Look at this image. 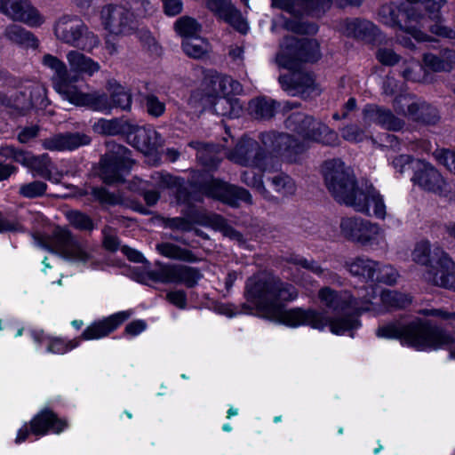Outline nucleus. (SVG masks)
Segmentation results:
<instances>
[{
	"label": "nucleus",
	"mask_w": 455,
	"mask_h": 455,
	"mask_svg": "<svg viewBox=\"0 0 455 455\" xmlns=\"http://www.w3.org/2000/svg\"><path fill=\"white\" fill-rule=\"evenodd\" d=\"M323 174L325 184L337 201L352 206L357 212L385 219L386 205L381 196L371 184L355 187L352 171L343 162H326Z\"/></svg>",
	"instance_id": "f257e3e1"
},
{
	"label": "nucleus",
	"mask_w": 455,
	"mask_h": 455,
	"mask_svg": "<svg viewBox=\"0 0 455 455\" xmlns=\"http://www.w3.org/2000/svg\"><path fill=\"white\" fill-rule=\"evenodd\" d=\"M248 300L253 302L265 318L284 323L291 327L309 324L323 329L326 322L315 310L293 308L283 309V302L297 296L294 286H250L246 291Z\"/></svg>",
	"instance_id": "f03ea898"
},
{
	"label": "nucleus",
	"mask_w": 455,
	"mask_h": 455,
	"mask_svg": "<svg viewBox=\"0 0 455 455\" xmlns=\"http://www.w3.org/2000/svg\"><path fill=\"white\" fill-rule=\"evenodd\" d=\"M286 126L298 133L300 143L288 134L274 132L262 134L261 141L270 153L285 154L291 161H295L293 155L302 153L311 142L336 145L339 141L338 134L334 131L304 114H292L287 119Z\"/></svg>",
	"instance_id": "7ed1b4c3"
},
{
	"label": "nucleus",
	"mask_w": 455,
	"mask_h": 455,
	"mask_svg": "<svg viewBox=\"0 0 455 455\" xmlns=\"http://www.w3.org/2000/svg\"><path fill=\"white\" fill-rule=\"evenodd\" d=\"M365 294H363L360 299H353L347 291L338 292L328 286L319 291V299L321 303L333 312H344L347 309L352 311V314L343 317L328 320L320 314L325 320L327 325L329 323L331 332L335 334H343L345 331H352L360 326L357 317L363 311L370 308L363 307V304H371V298H375L374 286H362L361 289Z\"/></svg>",
	"instance_id": "20e7f679"
},
{
	"label": "nucleus",
	"mask_w": 455,
	"mask_h": 455,
	"mask_svg": "<svg viewBox=\"0 0 455 455\" xmlns=\"http://www.w3.org/2000/svg\"><path fill=\"white\" fill-rule=\"evenodd\" d=\"M377 335L382 338L400 339L419 350L438 348L455 342V338L446 331L417 319L406 325L389 323L378 328Z\"/></svg>",
	"instance_id": "39448f33"
},
{
	"label": "nucleus",
	"mask_w": 455,
	"mask_h": 455,
	"mask_svg": "<svg viewBox=\"0 0 455 455\" xmlns=\"http://www.w3.org/2000/svg\"><path fill=\"white\" fill-rule=\"evenodd\" d=\"M43 64L53 72L52 82L56 92L65 100L75 106H91L96 109L108 108L105 97L88 94L76 84V78L71 77L66 64L55 56L46 54Z\"/></svg>",
	"instance_id": "423d86ee"
},
{
	"label": "nucleus",
	"mask_w": 455,
	"mask_h": 455,
	"mask_svg": "<svg viewBox=\"0 0 455 455\" xmlns=\"http://www.w3.org/2000/svg\"><path fill=\"white\" fill-rule=\"evenodd\" d=\"M412 260L429 267L426 281L434 284H455V262L441 247L432 249L427 240L418 242L411 252Z\"/></svg>",
	"instance_id": "0eeeda50"
},
{
	"label": "nucleus",
	"mask_w": 455,
	"mask_h": 455,
	"mask_svg": "<svg viewBox=\"0 0 455 455\" xmlns=\"http://www.w3.org/2000/svg\"><path fill=\"white\" fill-rule=\"evenodd\" d=\"M56 38L64 44L91 52L100 45V38L77 16L63 15L54 25Z\"/></svg>",
	"instance_id": "6e6552de"
},
{
	"label": "nucleus",
	"mask_w": 455,
	"mask_h": 455,
	"mask_svg": "<svg viewBox=\"0 0 455 455\" xmlns=\"http://www.w3.org/2000/svg\"><path fill=\"white\" fill-rule=\"evenodd\" d=\"M345 266L360 282L392 284L401 281V275L394 267L365 256L352 258L346 261Z\"/></svg>",
	"instance_id": "1a4fd4ad"
},
{
	"label": "nucleus",
	"mask_w": 455,
	"mask_h": 455,
	"mask_svg": "<svg viewBox=\"0 0 455 455\" xmlns=\"http://www.w3.org/2000/svg\"><path fill=\"white\" fill-rule=\"evenodd\" d=\"M319 45L313 40L298 41L286 37L281 44L276 56L279 66L287 69H295L300 61H315L319 59Z\"/></svg>",
	"instance_id": "9d476101"
},
{
	"label": "nucleus",
	"mask_w": 455,
	"mask_h": 455,
	"mask_svg": "<svg viewBox=\"0 0 455 455\" xmlns=\"http://www.w3.org/2000/svg\"><path fill=\"white\" fill-rule=\"evenodd\" d=\"M100 20L103 28L115 36L132 34L136 28L133 14L123 6L107 5L100 11Z\"/></svg>",
	"instance_id": "9b49d317"
},
{
	"label": "nucleus",
	"mask_w": 455,
	"mask_h": 455,
	"mask_svg": "<svg viewBox=\"0 0 455 455\" xmlns=\"http://www.w3.org/2000/svg\"><path fill=\"white\" fill-rule=\"evenodd\" d=\"M411 181L421 189L439 196H444L448 191V184L442 174L433 165L421 160L413 163Z\"/></svg>",
	"instance_id": "f8f14e48"
},
{
	"label": "nucleus",
	"mask_w": 455,
	"mask_h": 455,
	"mask_svg": "<svg viewBox=\"0 0 455 455\" xmlns=\"http://www.w3.org/2000/svg\"><path fill=\"white\" fill-rule=\"evenodd\" d=\"M0 12L14 21L23 22L30 27H38L44 21V17L28 0H0Z\"/></svg>",
	"instance_id": "ddd939ff"
},
{
	"label": "nucleus",
	"mask_w": 455,
	"mask_h": 455,
	"mask_svg": "<svg viewBox=\"0 0 455 455\" xmlns=\"http://www.w3.org/2000/svg\"><path fill=\"white\" fill-rule=\"evenodd\" d=\"M132 164L129 150L123 146L113 145L103 159V179L108 183L119 181L121 175L131 168Z\"/></svg>",
	"instance_id": "4468645a"
},
{
	"label": "nucleus",
	"mask_w": 455,
	"mask_h": 455,
	"mask_svg": "<svg viewBox=\"0 0 455 455\" xmlns=\"http://www.w3.org/2000/svg\"><path fill=\"white\" fill-rule=\"evenodd\" d=\"M52 247L55 252L75 262L84 263L90 257L87 251L64 228H58L54 231Z\"/></svg>",
	"instance_id": "2eb2a0df"
},
{
	"label": "nucleus",
	"mask_w": 455,
	"mask_h": 455,
	"mask_svg": "<svg viewBox=\"0 0 455 455\" xmlns=\"http://www.w3.org/2000/svg\"><path fill=\"white\" fill-rule=\"evenodd\" d=\"M409 2V5L404 8L403 12L399 11V12L406 17V20L409 24L404 26V31L408 35L411 36L415 40L421 42L427 40V36L422 33L420 30L416 28L415 26L412 25L414 21H418L419 15L418 14V11L420 9V6L424 4L429 12V19L437 20L439 19L438 12L440 10L441 4L433 0H407Z\"/></svg>",
	"instance_id": "dca6fc26"
},
{
	"label": "nucleus",
	"mask_w": 455,
	"mask_h": 455,
	"mask_svg": "<svg viewBox=\"0 0 455 455\" xmlns=\"http://www.w3.org/2000/svg\"><path fill=\"white\" fill-rule=\"evenodd\" d=\"M205 193L229 204L235 205L239 201L251 203V195L243 188L228 185L219 180H212L204 187Z\"/></svg>",
	"instance_id": "f3484780"
},
{
	"label": "nucleus",
	"mask_w": 455,
	"mask_h": 455,
	"mask_svg": "<svg viewBox=\"0 0 455 455\" xmlns=\"http://www.w3.org/2000/svg\"><path fill=\"white\" fill-rule=\"evenodd\" d=\"M150 278L155 282H180L187 284H195L201 279L198 270L186 266H165L160 267L158 273H149Z\"/></svg>",
	"instance_id": "a211bd4d"
},
{
	"label": "nucleus",
	"mask_w": 455,
	"mask_h": 455,
	"mask_svg": "<svg viewBox=\"0 0 455 455\" xmlns=\"http://www.w3.org/2000/svg\"><path fill=\"white\" fill-rule=\"evenodd\" d=\"M332 0H272V6L297 15L302 12H323Z\"/></svg>",
	"instance_id": "6ab92c4d"
},
{
	"label": "nucleus",
	"mask_w": 455,
	"mask_h": 455,
	"mask_svg": "<svg viewBox=\"0 0 455 455\" xmlns=\"http://www.w3.org/2000/svg\"><path fill=\"white\" fill-rule=\"evenodd\" d=\"M131 315V311H122L112 315L102 321L96 322L84 331L82 338L84 339H93L105 337L112 332L119 324L127 320Z\"/></svg>",
	"instance_id": "aec40b11"
},
{
	"label": "nucleus",
	"mask_w": 455,
	"mask_h": 455,
	"mask_svg": "<svg viewBox=\"0 0 455 455\" xmlns=\"http://www.w3.org/2000/svg\"><path fill=\"white\" fill-rule=\"evenodd\" d=\"M210 84L212 85V93L218 95L220 98L216 102V111H219V106L228 104L227 99L230 94H236L242 91L241 84L233 80L230 76H222L217 73H211L208 75Z\"/></svg>",
	"instance_id": "412c9836"
},
{
	"label": "nucleus",
	"mask_w": 455,
	"mask_h": 455,
	"mask_svg": "<svg viewBox=\"0 0 455 455\" xmlns=\"http://www.w3.org/2000/svg\"><path fill=\"white\" fill-rule=\"evenodd\" d=\"M66 58L71 77H76V83L81 76H92L100 69V65L97 61L76 50L69 51Z\"/></svg>",
	"instance_id": "4be33fe9"
},
{
	"label": "nucleus",
	"mask_w": 455,
	"mask_h": 455,
	"mask_svg": "<svg viewBox=\"0 0 455 455\" xmlns=\"http://www.w3.org/2000/svg\"><path fill=\"white\" fill-rule=\"evenodd\" d=\"M108 90L111 94V100H108L107 95L103 92H93L89 94H98L105 97L106 103L108 108L106 109H96L91 106H86L87 108L94 110L100 111L103 113H108L113 108H120L123 110H128L131 108L132 105V97L130 92L120 84L116 81H109L108 83Z\"/></svg>",
	"instance_id": "5701e85b"
},
{
	"label": "nucleus",
	"mask_w": 455,
	"mask_h": 455,
	"mask_svg": "<svg viewBox=\"0 0 455 455\" xmlns=\"http://www.w3.org/2000/svg\"><path fill=\"white\" fill-rule=\"evenodd\" d=\"M258 148V143L255 140L251 139H243L228 155V158L241 165H259L261 157Z\"/></svg>",
	"instance_id": "b1692460"
},
{
	"label": "nucleus",
	"mask_w": 455,
	"mask_h": 455,
	"mask_svg": "<svg viewBox=\"0 0 455 455\" xmlns=\"http://www.w3.org/2000/svg\"><path fill=\"white\" fill-rule=\"evenodd\" d=\"M363 124H379L388 130H399L403 127V122L395 117L390 111L382 109L377 106H368L363 110Z\"/></svg>",
	"instance_id": "393cba45"
},
{
	"label": "nucleus",
	"mask_w": 455,
	"mask_h": 455,
	"mask_svg": "<svg viewBox=\"0 0 455 455\" xmlns=\"http://www.w3.org/2000/svg\"><path fill=\"white\" fill-rule=\"evenodd\" d=\"M90 142L84 134H59L44 141V147L50 150H72Z\"/></svg>",
	"instance_id": "a878e982"
},
{
	"label": "nucleus",
	"mask_w": 455,
	"mask_h": 455,
	"mask_svg": "<svg viewBox=\"0 0 455 455\" xmlns=\"http://www.w3.org/2000/svg\"><path fill=\"white\" fill-rule=\"evenodd\" d=\"M31 431L35 435H45L52 428L60 433L66 427V422L58 419L52 411L44 410L36 416L30 423Z\"/></svg>",
	"instance_id": "bb28decb"
},
{
	"label": "nucleus",
	"mask_w": 455,
	"mask_h": 455,
	"mask_svg": "<svg viewBox=\"0 0 455 455\" xmlns=\"http://www.w3.org/2000/svg\"><path fill=\"white\" fill-rule=\"evenodd\" d=\"M4 155L12 157L14 161L20 163L23 165L28 166L36 170L41 175H44L48 170L50 160L47 156L43 155L42 156H34L28 153L16 150L13 148L8 147L5 148Z\"/></svg>",
	"instance_id": "cd10ccee"
},
{
	"label": "nucleus",
	"mask_w": 455,
	"mask_h": 455,
	"mask_svg": "<svg viewBox=\"0 0 455 455\" xmlns=\"http://www.w3.org/2000/svg\"><path fill=\"white\" fill-rule=\"evenodd\" d=\"M368 221L361 217H345L340 220V234L347 241L359 244Z\"/></svg>",
	"instance_id": "c85d7f7f"
},
{
	"label": "nucleus",
	"mask_w": 455,
	"mask_h": 455,
	"mask_svg": "<svg viewBox=\"0 0 455 455\" xmlns=\"http://www.w3.org/2000/svg\"><path fill=\"white\" fill-rule=\"evenodd\" d=\"M387 244L384 228L378 223L368 221L358 245L371 250L383 248Z\"/></svg>",
	"instance_id": "c756f323"
},
{
	"label": "nucleus",
	"mask_w": 455,
	"mask_h": 455,
	"mask_svg": "<svg viewBox=\"0 0 455 455\" xmlns=\"http://www.w3.org/2000/svg\"><path fill=\"white\" fill-rule=\"evenodd\" d=\"M287 262L297 267L307 269L312 273L323 276V282H336L337 275L323 269L316 261L312 259L305 258L299 254H291L286 259Z\"/></svg>",
	"instance_id": "7c9ffc66"
},
{
	"label": "nucleus",
	"mask_w": 455,
	"mask_h": 455,
	"mask_svg": "<svg viewBox=\"0 0 455 455\" xmlns=\"http://www.w3.org/2000/svg\"><path fill=\"white\" fill-rule=\"evenodd\" d=\"M340 29L348 36L365 38L369 35L375 34L376 27L369 20H346Z\"/></svg>",
	"instance_id": "2f4dec72"
},
{
	"label": "nucleus",
	"mask_w": 455,
	"mask_h": 455,
	"mask_svg": "<svg viewBox=\"0 0 455 455\" xmlns=\"http://www.w3.org/2000/svg\"><path fill=\"white\" fill-rule=\"evenodd\" d=\"M184 52L195 59H200L208 53L210 51L209 43L200 36L184 39L182 43Z\"/></svg>",
	"instance_id": "473e14b6"
},
{
	"label": "nucleus",
	"mask_w": 455,
	"mask_h": 455,
	"mask_svg": "<svg viewBox=\"0 0 455 455\" xmlns=\"http://www.w3.org/2000/svg\"><path fill=\"white\" fill-rule=\"evenodd\" d=\"M6 36L14 43L26 47L35 48L37 46V40L33 34L18 25H11L5 31Z\"/></svg>",
	"instance_id": "72a5a7b5"
},
{
	"label": "nucleus",
	"mask_w": 455,
	"mask_h": 455,
	"mask_svg": "<svg viewBox=\"0 0 455 455\" xmlns=\"http://www.w3.org/2000/svg\"><path fill=\"white\" fill-rule=\"evenodd\" d=\"M156 137L157 132L155 130L138 129L134 136V140H137L134 146L141 152L148 154L156 147Z\"/></svg>",
	"instance_id": "f704fd0d"
},
{
	"label": "nucleus",
	"mask_w": 455,
	"mask_h": 455,
	"mask_svg": "<svg viewBox=\"0 0 455 455\" xmlns=\"http://www.w3.org/2000/svg\"><path fill=\"white\" fill-rule=\"evenodd\" d=\"M455 61V52L446 51L443 55V60L432 54H425V65L434 71H448L451 68V62Z\"/></svg>",
	"instance_id": "c9c22d12"
},
{
	"label": "nucleus",
	"mask_w": 455,
	"mask_h": 455,
	"mask_svg": "<svg viewBox=\"0 0 455 455\" xmlns=\"http://www.w3.org/2000/svg\"><path fill=\"white\" fill-rule=\"evenodd\" d=\"M396 107L399 112L409 115L415 119H420L423 110L427 108L425 104H419L409 96H400L396 100Z\"/></svg>",
	"instance_id": "e433bc0d"
},
{
	"label": "nucleus",
	"mask_w": 455,
	"mask_h": 455,
	"mask_svg": "<svg viewBox=\"0 0 455 455\" xmlns=\"http://www.w3.org/2000/svg\"><path fill=\"white\" fill-rule=\"evenodd\" d=\"M294 82V89L300 92L302 94L311 95L318 94L319 90L315 83V79L312 75L307 73L293 74L292 78Z\"/></svg>",
	"instance_id": "4c0bfd02"
},
{
	"label": "nucleus",
	"mask_w": 455,
	"mask_h": 455,
	"mask_svg": "<svg viewBox=\"0 0 455 455\" xmlns=\"http://www.w3.org/2000/svg\"><path fill=\"white\" fill-rule=\"evenodd\" d=\"M250 110L259 118H269L274 116L275 103L270 99L259 98L250 102Z\"/></svg>",
	"instance_id": "58836bf2"
},
{
	"label": "nucleus",
	"mask_w": 455,
	"mask_h": 455,
	"mask_svg": "<svg viewBox=\"0 0 455 455\" xmlns=\"http://www.w3.org/2000/svg\"><path fill=\"white\" fill-rule=\"evenodd\" d=\"M176 32L185 39L196 37L201 30V25L193 18L184 16L175 22Z\"/></svg>",
	"instance_id": "ea45409f"
},
{
	"label": "nucleus",
	"mask_w": 455,
	"mask_h": 455,
	"mask_svg": "<svg viewBox=\"0 0 455 455\" xmlns=\"http://www.w3.org/2000/svg\"><path fill=\"white\" fill-rule=\"evenodd\" d=\"M259 167V165H252L243 172L242 180L248 186L254 188L260 195L267 197L265 187L262 182L261 174Z\"/></svg>",
	"instance_id": "a19ab883"
},
{
	"label": "nucleus",
	"mask_w": 455,
	"mask_h": 455,
	"mask_svg": "<svg viewBox=\"0 0 455 455\" xmlns=\"http://www.w3.org/2000/svg\"><path fill=\"white\" fill-rule=\"evenodd\" d=\"M271 182L275 191L283 196L293 195L296 191L294 181L287 175L278 174L272 178Z\"/></svg>",
	"instance_id": "79ce46f5"
},
{
	"label": "nucleus",
	"mask_w": 455,
	"mask_h": 455,
	"mask_svg": "<svg viewBox=\"0 0 455 455\" xmlns=\"http://www.w3.org/2000/svg\"><path fill=\"white\" fill-rule=\"evenodd\" d=\"M161 254L165 257L182 260H191L192 254L189 251L181 249L180 247L172 243H162L157 246Z\"/></svg>",
	"instance_id": "37998d69"
},
{
	"label": "nucleus",
	"mask_w": 455,
	"mask_h": 455,
	"mask_svg": "<svg viewBox=\"0 0 455 455\" xmlns=\"http://www.w3.org/2000/svg\"><path fill=\"white\" fill-rule=\"evenodd\" d=\"M379 17L382 23L390 27L397 26L402 28L398 19L399 15L397 13V9L393 4L383 5L379 10Z\"/></svg>",
	"instance_id": "c03bdc74"
},
{
	"label": "nucleus",
	"mask_w": 455,
	"mask_h": 455,
	"mask_svg": "<svg viewBox=\"0 0 455 455\" xmlns=\"http://www.w3.org/2000/svg\"><path fill=\"white\" fill-rule=\"evenodd\" d=\"M47 185L43 181H33L23 184L20 188V194L26 198H35L43 196Z\"/></svg>",
	"instance_id": "a18cd8bd"
},
{
	"label": "nucleus",
	"mask_w": 455,
	"mask_h": 455,
	"mask_svg": "<svg viewBox=\"0 0 455 455\" xmlns=\"http://www.w3.org/2000/svg\"><path fill=\"white\" fill-rule=\"evenodd\" d=\"M189 146L197 149V157L204 165L212 167L216 164L215 159L212 156L214 147L204 145L201 142H191Z\"/></svg>",
	"instance_id": "49530a36"
},
{
	"label": "nucleus",
	"mask_w": 455,
	"mask_h": 455,
	"mask_svg": "<svg viewBox=\"0 0 455 455\" xmlns=\"http://www.w3.org/2000/svg\"><path fill=\"white\" fill-rule=\"evenodd\" d=\"M221 20H225L243 34H245L249 29L247 22L242 17L240 12L234 6L231 8L230 12H228L226 16H223Z\"/></svg>",
	"instance_id": "de8ad7c7"
},
{
	"label": "nucleus",
	"mask_w": 455,
	"mask_h": 455,
	"mask_svg": "<svg viewBox=\"0 0 455 455\" xmlns=\"http://www.w3.org/2000/svg\"><path fill=\"white\" fill-rule=\"evenodd\" d=\"M205 6L219 19H222L234 5L231 0H205Z\"/></svg>",
	"instance_id": "09e8293b"
},
{
	"label": "nucleus",
	"mask_w": 455,
	"mask_h": 455,
	"mask_svg": "<svg viewBox=\"0 0 455 455\" xmlns=\"http://www.w3.org/2000/svg\"><path fill=\"white\" fill-rule=\"evenodd\" d=\"M145 107L148 115L154 117L161 116L165 111V104L155 95L145 97Z\"/></svg>",
	"instance_id": "8fccbe9b"
},
{
	"label": "nucleus",
	"mask_w": 455,
	"mask_h": 455,
	"mask_svg": "<svg viewBox=\"0 0 455 455\" xmlns=\"http://www.w3.org/2000/svg\"><path fill=\"white\" fill-rule=\"evenodd\" d=\"M69 222L79 229L89 230L92 228V220L85 214L79 212H70L68 214Z\"/></svg>",
	"instance_id": "3c124183"
},
{
	"label": "nucleus",
	"mask_w": 455,
	"mask_h": 455,
	"mask_svg": "<svg viewBox=\"0 0 455 455\" xmlns=\"http://www.w3.org/2000/svg\"><path fill=\"white\" fill-rule=\"evenodd\" d=\"M93 130L100 134L114 135L119 132L116 122L112 120L100 119L93 125Z\"/></svg>",
	"instance_id": "603ef678"
},
{
	"label": "nucleus",
	"mask_w": 455,
	"mask_h": 455,
	"mask_svg": "<svg viewBox=\"0 0 455 455\" xmlns=\"http://www.w3.org/2000/svg\"><path fill=\"white\" fill-rule=\"evenodd\" d=\"M435 158L437 161L443 164L451 172L455 174V152L440 149L435 152Z\"/></svg>",
	"instance_id": "864d4df0"
},
{
	"label": "nucleus",
	"mask_w": 455,
	"mask_h": 455,
	"mask_svg": "<svg viewBox=\"0 0 455 455\" xmlns=\"http://www.w3.org/2000/svg\"><path fill=\"white\" fill-rule=\"evenodd\" d=\"M342 137L348 141L359 142L363 140L367 135L366 132L360 130L356 125H348L341 132Z\"/></svg>",
	"instance_id": "5fc2aeb1"
},
{
	"label": "nucleus",
	"mask_w": 455,
	"mask_h": 455,
	"mask_svg": "<svg viewBox=\"0 0 455 455\" xmlns=\"http://www.w3.org/2000/svg\"><path fill=\"white\" fill-rule=\"evenodd\" d=\"M416 161L419 160L412 159L408 155H401L393 160L392 164L399 173L403 174L409 169L413 170V163Z\"/></svg>",
	"instance_id": "6e6d98bb"
},
{
	"label": "nucleus",
	"mask_w": 455,
	"mask_h": 455,
	"mask_svg": "<svg viewBox=\"0 0 455 455\" xmlns=\"http://www.w3.org/2000/svg\"><path fill=\"white\" fill-rule=\"evenodd\" d=\"M422 71V67L418 62H411L409 66L403 71V76L407 80L420 82L424 81L425 78L421 76L420 73Z\"/></svg>",
	"instance_id": "4d7b16f0"
},
{
	"label": "nucleus",
	"mask_w": 455,
	"mask_h": 455,
	"mask_svg": "<svg viewBox=\"0 0 455 455\" xmlns=\"http://www.w3.org/2000/svg\"><path fill=\"white\" fill-rule=\"evenodd\" d=\"M164 12L169 16H175L182 11L181 0H163Z\"/></svg>",
	"instance_id": "13d9d810"
},
{
	"label": "nucleus",
	"mask_w": 455,
	"mask_h": 455,
	"mask_svg": "<svg viewBox=\"0 0 455 455\" xmlns=\"http://www.w3.org/2000/svg\"><path fill=\"white\" fill-rule=\"evenodd\" d=\"M377 58L385 65H394L398 60L397 55L388 49H380L377 53Z\"/></svg>",
	"instance_id": "bf43d9fd"
},
{
	"label": "nucleus",
	"mask_w": 455,
	"mask_h": 455,
	"mask_svg": "<svg viewBox=\"0 0 455 455\" xmlns=\"http://www.w3.org/2000/svg\"><path fill=\"white\" fill-rule=\"evenodd\" d=\"M168 300L180 308L186 307V294L183 291H174L167 293Z\"/></svg>",
	"instance_id": "052dcab7"
},
{
	"label": "nucleus",
	"mask_w": 455,
	"mask_h": 455,
	"mask_svg": "<svg viewBox=\"0 0 455 455\" xmlns=\"http://www.w3.org/2000/svg\"><path fill=\"white\" fill-rule=\"evenodd\" d=\"M23 230L22 226L17 220H5L0 215V232H19Z\"/></svg>",
	"instance_id": "680f3d73"
},
{
	"label": "nucleus",
	"mask_w": 455,
	"mask_h": 455,
	"mask_svg": "<svg viewBox=\"0 0 455 455\" xmlns=\"http://www.w3.org/2000/svg\"><path fill=\"white\" fill-rule=\"evenodd\" d=\"M122 252L131 260L136 263H146L144 256L139 251L128 246H122Z\"/></svg>",
	"instance_id": "e2e57ef3"
},
{
	"label": "nucleus",
	"mask_w": 455,
	"mask_h": 455,
	"mask_svg": "<svg viewBox=\"0 0 455 455\" xmlns=\"http://www.w3.org/2000/svg\"><path fill=\"white\" fill-rule=\"evenodd\" d=\"M75 347H76V345L68 347V345L64 344V342L62 340L56 339H53L51 341V343L49 344V346L47 347V350L51 353L63 354V353L67 352L68 349H71Z\"/></svg>",
	"instance_id": "0e129e2a"
},
{
	"label": "nucleus",
	"mask_w": 455,
	"mask_h": 455,
	"mask_svg": "<svg viewBox=\"0 0 455 455\" xmlns=\"http://www.w3.org/2000/svg\"><path fill=\"white\" fill-rule=\"evenodd\" d=\"M146 323L142 320L132 321L125 327V332L129 335L135 336L142 332L146 329Z\"/></svg>",
	"instance_id": "69168bd1"
},
{
	"label": "nucleus",
	"mask_w": 455,
	"mask_h": 455,
	"mask_svg": "<svg viewBox=\"0 0 455 455\" xmlns=\"http://www.w3.org/2000/svg\"><path fill=\"white\" fill-rule=\"evenodd\" d=\"M37 133L38 129L36 126L28 127L20 132L18 139L21 143H27L36 138Z\"/></svg>",
	"instance_id": "338daca9"
},
{
	"label": "nucleus",
	"mask_w": 455,
	"mask_h": 455,
	"mask_svg": "<svg viewBox=\"0 0 455 455\" xmlns=\"http://www.w3.org/2000/svg\"><path fill=\"white\" fill-rule=\"evenodd\" d=\"M380 299L386 307H391L392 306H396V291L389 290L382 291Z\"/></svg>",
	"instance_id": "774afa93"
}]
</instances>
